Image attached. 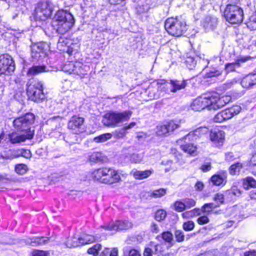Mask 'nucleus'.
<instances>
[{
  "mask_svg": "<svg viewBox=\"0 0 256 256\" xmlns=\"http://www.w3.org/2000/svg\"><path fill=\"white\" fill-rule=\"evenodd\" d=\"M231 99L230 96H220L217 93L206 94L196 98L190 106L195 111H200L205 108L216 110L228 104Z\"/></svg>",
  "mask_w": 256,
  "mask_h": 256,
  "instance_id": "f257e3e1",
  "label": "nucleus"
},
{
  "mask_svg": "<svg viewBox=\"0 0 256 256\" xmlns=\"http://www.w3.org/2000/svg\"><path fill=\"white\" fill-rule=\"evenodd\" d=\"M74 20L72 15L69 12L58 10L55 14L52 21V25L56 32L60 34L68 32L73 26Z\"/></svg>",
  "mask_w": 256,
  "mask_h": 256,
  "instance_id": "f03ea898",
  "label": "nucleus"
},
{
  "mask_svg": "<svg viewBox=\"0 0 256 256\" xmlns=\"http://www.w3.org/2000/svg\"><path fill=\"white\" fill-rule=\"evenodd\" d=\"M164 28L170 34L176 36H181L187 30L186 22L181 16L167 18Z\"/></svg>",
  "mask_w": 256,
  "mask_h": 256,
  "instance_id": "7ed1b4c3",
  "label": "nucleus"
},
{
  "mask_svg": "<svg viewBox=\"0 0 256 256\" xmlns=\"http://www.w3.org/2000/svg\"><path fill=\"white\" fill-rule=\"evenodd\" d=\"M132 114V112L130 110L122 112H110L104 116L102 122L107 126L116 127L119 124L128 120Z\"/></svg>",
  "mask_w": 256,
  "mask_h": 256,
  "instance_id": "20e7f679",
  "label": "nucleus"
},
{
  "mask_svg": "<svg viewBox=\"0 0 256 256\" xmlns=\"http://www.w3.org/2000/svg\"><path fill=\"white\" fill-rule=\"evenodd\" d=\"M224 16L230 24H240L244 19L243 10L236 4H228L224 9Z\"/></svg>",
  "mask_w": 256,
  "mask_h": 256,
  "instance_id": "39448f33",
  "label": "nucleus"
},
{
  "mask_svg": "<svg viewBox=\"0 0 256 256\" xmlns=\"http://www.w3.org/2000/svg\"><path fill=\"white\" fill-rule=\"evenodd\" d=\"M43 90V84L42 82L38 80H34L28 84L26 93L29 99L39 102L45 98Z\"/></svg>",
  "mask_w": 256,
  "mask_h": 256,
  "instance_id": "423d86ee",
  "label": "nucleus"
},
{
  "mask_svg": "<svg viewBox=\"0 0 256 256\" xmlns=\"http://www.w3.org/2000/svg\"><path fill=\"white\" fill-rule=\"evenodd\" d=\"M35 116L32 113H28L25 115L15 118L12 122L13 126L18 131H31L30 126L34 123Z\"/></svg>",
  "mask_w": 256,
  "mask_h": 256,
  "instance_id": "0eeeda50",
  "label": "nucleus"
},
{
  "mask_svg": "<svg viewBox=\"0 0 256 256\" xmlns=\"http://www.w3.org/2000/svg\"><path fill=\"white\" fill-rule=\"evenodd\" d=\"M196 138L194 132H190L182 138L178 140L177 142L180 145L182 150L190 155L194 156L197 154V148L193 144L188 142H190Z\"/></svg>",
  "mask_w": 256,
  "mask_h": 256,
  "instance_id": "6e6552de",
  "label": "nucleus"
},
{
  "mask_svg": "<svg viewBox=\"0 0 256 256\" xmlns=\"http://www.w3.org/2000/svg\"><path fill=\"white\" fill-rule=\"evenodd\" d=\"M240 110L241 107L240 106L238 105L234 106L218 112L214 116V121L216 122H222L238 114Z\"/></svg>",
  "mask_w": 256,
  "mask_h": 256,
  "instance_id": "1a4fd4ad",
  "label": "nucleus"
},
{
  "mask_svg": "<svg viewBox=\"0 0 256 256\" xmlns=\"http://www.w3.org/2000/svg\"><path fill=\"white\" fill-rule=\"evenodd\" d=\"M248 49L256 52V54L252 56H240L235 60L234 62L226 64L225 66V70L226 72H234L236 70L241 66V64L250 60L252 58H256V40L254 43L248 46Z\"/></svg>",
  "mask_w": 256,
  "mask_h": 256,
  "instance_id": "9d476101",
  "label": "nucleus"
},
{
  "mask_svg": "<svg viewBox=\"0 0 256 256\" xmlns=\"http://www.w3.org/2000/svg\"><path fill=\"white\" fill-rule=\"evenodd\" d=\"M15 70L14 62L8 54L0 56V75L10 74Z\"/></svg>",
  "mask_w": 256,
  "mask_h": 256,
  "instance_id": "9b49d317",
  "label": "nucleus"
},
{
  "mask_svg": "<svg viewBox=\"0 0 256 256\" xmlns=\"http://www.w3.org/2000/svg\"><path fill=\"white\" fill-rule=\"evenodd\" d=\"M54 10V6L50 2L38 4L35 10L36 16L41 20H44L50 16Z\"/></svg>",
  "mask_w": 256,
  "mask_h": 256,
  "instance_id": "f8f14e48",
  "label": "nucleus"
},
{
  "mask_svg": "<svg viewBox=\"0 0 256 256\" xmlns=\"http://www.w3.org/2000/svg\"><path fill=\"white\" fill-rule=\"evenodd\" d=\"M132 226V224L128 220H116L114 222H112L108 224L102 226L105 230L110 231H118L121 230H127Z\"/></svg>",
  "mask_w": 256,
  "mask_h": 256,
  "instance_id": "ddd939ff",
  "label": "nucleus"
},
{
  "mask_svg": "<svg viewBox=\"0 0 256 256\" xmlns=\"http://www.w3.org/2000/svg\"><path fill=\"white\" fill-rule=\"evenodd\" d=\"M84 119L82 118L74 116L69 120L68 127L70 131L75 134L82 132L84 130L83 124Z\"/></svg>",
  "mask_w": 256,
  "mask_h": 256,
  "instance_id": "4468645a",
  "label": "nucleus"
},
{
  "mask_svg": "<svg viewBox=\"0 0 256 256\" xmlns=\"http://www.w3.org/2000/svg\"><path fill=\"white\" fill-rule=\"evenodd\" d=\"M180 127V124L172 120L166 124L158 126L156 127V134L159 136H166Z\"/></svg>",
  "mask_w": 256,
  "mask_h": 256,
  "instance_id": "2eb2a0df",
  "label": "nucleus"
},
{
  "mask_svg": "<svg viewBox=\"0 0 256 256\" xmlns=\"http://www.w3.org/2000/svg\"><path fill=\"white\" fill-rule=\"evenodd\" d=\"M169 84L170 85L171 87L170 92H176L178 90L184 89L187 85L186 80H170ZM168 84H161L160 86H158V88L161 90L163 89L166 92L168 93L169 90H168Z\"/></svg>",
  "mask_w": 256,
  "mask_h": 256,
  "instance_id": "dca6fc26",
  "label": "nucleus"
},
{
  "mask_svg": "<svg viewBox=\"0 0 256 256\" xmlns=\"http://www.w3.org/2000/svg\"><path fill=\"white\" fill-rule=\"evenodd\" d=\"M104 178L102 179V183L112 184L118 182L120 180L118 172L113 168H108Z\"/></svg>",
  "mask_w": 256,
  "mask_h": 256,
  "instance_id": "f3484780",
  "label": "nucleus"
},
{
  "mask_svg": "<svg viewBox=\"0 0 256 256\" xmlns=\"http://www.w3.org/2000/svg\"><path fill=\"white\" fill-rule=\"evenodd\" d=\"M26 134L20 135L16 132H12L9 134V138L12 144L20 143L24 142L26 140H30L33 138L34 132L29 131Z\"/></svg>",
  "mask_w": 256,
  "mask_h": 256,
  "instance_id": "a211bd4d",
  "label": "nucleus"
},
{
  "mask_svg": "<svg viewBox=\"0 0 256 256\" xmlns=\"http://www.w3.org/2000/svg\"><path fill=\"white\" fill-rule=\"evenodd\" d=\"M46 44L42 42L32 44L31 46L32 57L35 60H38L40 57L44 56L46 54Z\"/></svg>",
  "mask_w": 256,
  "mask_h": 256,
  "instance_id": "6ab92c4d",
  "label": "nucleus"
},
{
  "mask_svg": "<svg viewBox=\"0 0 256 256\" xmlns=\"http://www.w3.org/2000/svg\"><path fill=\"white\" fill-rule=\"evenodd\" d=\"M228 174L226 171L220 170L218 173L212 176L210 180L214 185L219 186L225 185L227 182Z\"/></svg>",
  "mask_w": 256,
  "mask_h": 256,
  "instance_id": "aec40b11",
  "label": "nucleus"
},
{
  "mask_svg": "<svg viewBox=\"0 0 256 256\" xmlns=\"http://www.w3.org/2000/svg\"><path fill=\"white\" fill-rule=\"evenodd\" d=\"M218 20L216 16L208 15L205 16L202 22V24L206 30H212L218 25Z\"/></svg>",
  "mask_w": 256,
  "mask_h": 256,
  "instance_id": "412c9836",
  "label": "nucleus"
},
{
  "mask_svg": "<svg viewBox=\"0 0 256 256\" xmlns=\"http://www.w3.org/2000/svg\"><path fill=\"white\" fill-rule=\"evenodd\" d=\"M24 240L26 244H30L32 246H37L47 244L50 241V238L44 236L33 237L32 238H28Z\"/></svg>",
  "mask_w": 256,
  "mask_h": 256,
  "instance_id": "4be33fe9",
  "label": "nucleus"
},
{
  "mask_svg": "<svg viewBox=\"0 0 256 256\" xmlns=\"http://www.w3.org/2000/svg\"><path fill=\"white\" fill-rule=\"evenodd\" d=\"M242 86L246 88H252L256 84V73L250 74L244 77L240 82Z\"/></svg>",
  "mask_w": 256,
  "mask_h": 256,
  "instance_id": "5701e85b",
  "label": "nucleus"
},
{
  "mask_svg": "<svg viewBox=\"0 0 256 256\" xmlns=\"http://www.w3.org/2000/svg\"><path fill=\"white\" fill-rule=\"evenodd\" d=\"M224 132L219 130H214L211 131L210 133V140L215 142L219 144H222L224 142Z\"/></svg>",
  "mask_w": 256,
  "mask_h": 256,
  "instance_id": "b1692460",
  "label": "nucleus"
},
{
  "mask_svg": "<svg viewBox=\"0 0 256 256\" xmlns=\"http://www.w3.org/2000/svg\"><path fill=\"white\" fill-rule=\"evenodd\" d=\"M108 168L105 167L95 170L92 172V178L94 180L102 183V179L106 176Z\"/></svg>",
  "mask_w": 256,
  "mask_h": 256,
  "instance_id": "393cba45",
  "label": "nucleus"
},
{
  "mask_svg": "<svg viewBox=\"0 0 256 256\" xmlns=\"http://www.w3.org/2000/svg\"><path fill=\"white\" fill-rule=\"evenodd\" d=\"M153 172L152 170H146L144 171L132 170L130 172V174L132 175L134 178L137 180H142L150 176Z\"/></svg>",
  "mask_w": 256,
  "mask_h": 256,
  "instance_id": "a878e982",
  "label": "nucleus"
},
{
  "mask_svg": "<svg viewBox=\"0 0 256 256\" xmlns=\"http://www.w3.org/2000/svg\"><path fill=\"white\" fill-rule=\"evenodd\" d=\"M48 70L44 66H35L30 68L28 72V75L32 76L43 72H48Z\"/></svg>",
  "mask_w": 256,
  "mask_h": 256,
  "instance_id": "bb28decb",
  "label": "nucleus"
},
{
  "mask_svg": "<svg viewBox=\"0 0 256 256\" xmlns=\"http://www.w3.org/2000/svg\"><path fill=\"white\" fill-rule=\"evenodd\" d=\"M78 67V66H76L73 62H69L63 66L62 70L70 74L72 73L78 74L80 70Z\"/></svg>",
  "mask_w": 256,
  "mask_h": 256,
  "instance_id": "cd10ccee",
  "label": "nucleus"
},
{
  "mask_svg": "<svg viewBox=\"0 0 256 256\" xmlns=\"http://www.w3.org/2000/svg\"><path fill=\"white\" fill-rule=\"evenodd\" d=\"M78 237L81 246L91 244L96 240V238L92 235L83 234Z\"/></svg>",
  "mask_w": 256,
  "mask_h": 256,
  "instance_id": "c85d7f7f",
  "label": "nucleus"
},
{
  "mask_svg": "<svg viewBox=\"0 0 256 256\" xmlns=\"http://www.w3.org/2000/svg\"><path fill=\"white\" fill-rule=\"evenodd\" d=\"M65 244L66 247L69 248H76L81 246L79 237L76 236L68 238Z\"/></svg>",
  "mask_w": 256,
  "mask_h": 256,
  "instance_id": "c756f323",
  "label": "nucleus"
},
{
  "mask_svg": "<svg viewBox=\"0 0 256 256\" xmlns=\"http://www.w3.org/2000/svg\"><path fill=\"white\" fill-rule=\"evenodd\" d=\"M219 206L218 204L216 202H210L204 204L201 208L200 212L206 214H210L214 209Z\"/></svg>",
  "mask_w": 256,
  "mask_h": 256,
  "instance_id": "7c9ffc66",
  "label": "nucleus"
},
{
  "mask_svg": "<svg viewBox=\"0 0 256 256\" xmlns=\"http://www.w3.org/2000/svg\"><path fill=\"white\" fill-rule=\"evenodd\" d=\"M200 214V210L199 208H194L190 211H186L182 214V216L184 218H190Z\"/></svg>",
  "mask_w": 256,
  "mask_h": 256,
  "instance_id": "2f4dec72",
  "label": "nucleus"
},
{
  "mask_svg": "<svg viewBox=\"0 0 256 256\" xmlns=\"http://www.w3.org/2000/svg\"><path fill=\"white\" fill-rule=\"evenodd\" d=\"M89 160L94 162H100L104 160V156L101 152H94L90 156Z\"/></svg>",
  "mask_w": 256,
  "mask_h": 256,
  "instance_id": "473e14b6",
  "label": "nucleus"
},
{
  "mask_svg": "<svg viewBox=\"0 0 256 256\" xmlns=\"http://www.w3.org/2000/svg\"><path fill=\"white\" fill-rule=\"evenodd\" d=\"M162 238L164 240L168 243H170L173 240V234L170 232H163L161 236H158L156 238L159 240Z\"/></svg>",
  "mask_w": 256,
  "mask_h": 256,
  "instance_id": "72a5a7b5",
  "label": "nucleus"
},
{
  "mask_svg": "<svg viewBox=\"0 0 256 256\" xmlns=\"http://www.w3.org/2000/svg\"><path fill=\"white\" fill-rule=\"evenodd\" d=\"M242 168V164L241 163L237 162L232 165L229 168V172L231 175H235L239 173Z\"/></svg>",
  "mask_w": 256,
  "mask_h": 256,
  "instance_id": "f704fd0d",
  "label": "nucleus"
},
{
  "mask_svg": "<svg viewBox=\"0 0 256 256\" xmlns=\"http://www.w3.org/2000/svg\"><path fill=\"white\" fill-rule=\"evenodd\" d=\"M166 216V212L164 210H158L154 216L155 220L158 222H162L164 220Z\"/></svg>",
  "mask_w": 256,
  "mask_h": 256,
  "instance_id": "c9c22d12",
  "label": "nucleus"
},
{
  "mask_svg": "<svg viewBox=\"0 0 256 256\" xmlns=\"http://www.w3.org/2000/svg\"><path fill=\"white\" fill-rule=\"evenodd\" d=\"M244 186L245 188H248V187H256V181L252 178H247L244 182Z\"/></svg>",
  "mask_w": 256,
  "mask_h": 256,
  "instance_id": "e433bc0d",
  "label": "nucleus"
},
{
  "mask_svg": "<svg viewBox=\"0 0 256 256\" xmlns=\"http://www.w3.org/2000/svg\"><path fill=\"white\" fill-rule=\"evenodd\" d=\"M50 250H34L31 252L32 256H50Z\"/></svg>",
  "mask_w": 256,
  "mask_h": 256,
  "instance_id": "4c0bfd02",
  "label": "nucleus"
},
{
  "mask_svg": "<svg viewBox=\"0 0 256 256\" xmlns=\"http://www.w3.org/2000/svg\"><path fill=\"white\" fill-rule=\"evenodd\" d=\"M112 134L110 133H106L101 134L94 138V141L96 142H104L112 138Z\"/></svg>",
  "mask_w": 256,
  "mask_h": 256,
  "instance_id": "58836bf2",
  "label": "nucleus"
},
{
  "mask_svg": "<svg viewBox=\"0 0 256 256\" xmlns=\"http://www.w3.org/2000/svg\"><path fill=\"white\" fill-rule=\"evenodd\" d=\"M166 190L164 188H160L158 190H154L150 194V196L155 198H160L166 194Z\"/></svg>",
  "mask_w": 256,
  "mask_h": 256,
  "instance_id": "ea45409f",
  "label": "nucleus"
},
{
  "mask_svg": "<svg viewBox=\"0 0 256 256\" xmlns=\"http://www.w3.org/2000/svg\"><path fill=\"white\" fill-rule=\"evenodd\" d=\"M102 246L100 244H96L92 247L90 248L88 250V252L89 254H92L94 256H96L98 254V252L101 250Z\"/></svg>",
  "mask_w": 256,
  "mask_h": 256,
  "instance_id": "a19ab883",
  "label": "nucleus"
},
{
  "mask_svg": "<svg viewBox=\"0 0 256 256\" xmlns=\"http://www.w3.org/2000/svg\"><path fill=\"white\" fill-rule=\"evenodd\" d=\"M27 166L24 164H18L15 167L16 172L20 175L24 174L27 171Z\"/></svg>",
  "mask_w": 256,
  "mask_h": 256,
  "instance_id": "79ce46f5",
  "label": "nucleus"
},
{
  "mask_svg": "<svg viewBox=\"0 0 256 256\" xmlns=\"http://www.w3.org/2000/svg\"><path fill=\"white\" fill-rule=\"evenodd\" d=\"M174 236L176 242H182L184 240V232L180 230H177L174 232Z\"/></svg>",
  "mask_w": 256,
  "mask_h": 256,
  "instance_id": "37998d69",
  "label": "nucleus"
},
{
  "mask_svg": "<svg viewBox=\"0 0 256 256\" xmlns=\"http://www.w3.org/2000/svg\"><path fill=\"white\" fill-rule=\"evenodd\" d=\"M195 224L193 221L188 220L184 222L182 224V228L187 232L191 231L194 230Z\"/></svg>",
  "mask_w": 256,
  "mask_h": 256,
  "instance_id": "c03bdc74",
  "label": "nucleus"
},
{
  "mask_svg": "<svg viewBox=\"0 0 256 256\" xmlns=\"http://www.w3.org/2000/svg\"><path fill=\"white\" fill-rule=\"evenodd\" d=\"M142 159V156L138 154H132L130 156V160L132 162L138 163Z\"/></svg>",
  "mask_w": 256,
  "mask_h": 256,
  "instance_id": "a18cd8bd",
  "label": "nucleus"
},
{
  "mask_svg": "<svg viewBox=\"0 0 256 256\" xmlns=\"http://www.w3.org/2000/svg\"><path fill=\"white\" fill-rule=\"evenodd\" d=\"M174 210L178 212H182L186 209L184 202L176 201L174 204Z\"/></svg>",
  "mask_w": 256,
  "mask_h": 256,
  "instance_id": "49530a36",
  "label": "nucleus"
},
{
  "mask_svg": "<svg viewBox=\"0 0 256 256\" xmlns=\"http://www.w3.org/2000/svg\"><path fill=\"white\" fill-rule=\"evenodd\" d=\"M186 64L187 68L190 70H192L196 64V61L192 57H188L186 60Z\"/></svg>",
  "mask_w": 256,
  "mask_h": 256,
  "instance_id": "de8ad7c7",
  "label": "nucleus"
},
{
  "mask_svg": "<svg viewBox=\"0 0 256 256\" xmlns=\"http://www.w3.org/2000/svg\"><path fill=\"white\" fill-rule=\"evenodd\" d=\"M19 156H22L25 158H28L31 156V152L30 150L22 149L20 150V153L14 155V158H17Z\"/></svg>",
  "mask_w": 256,
  "mask_h": 256,
  "instance_id": "09e8293b",
  "label": "nucleus"
},
{
  "mask_svg": "<svg viewBox=\"0 0 256 256\" xmlns=\"http://www.w3.org/2000/svg\"><path fill=\"white\" fill-rule=\"evenodd\" d=\"M186 208H190L196 205V201L192 198H186L184 200Z\"/></svg>",
  "mask_w": 256,
  "mask_h": 256,
  "instance_id": "8fccbe9b",
  "label": "nucleus"
},
{
  "mask_svg": "<svg viewBox=\"0 0 256 256\" xmlns=\"http://www.w3.org/2000/svg\"><path fill=\"white\" fill-rule=\"evenodd\" d=\"M214 200L216 202V204H218L219 206L223 203L224 196L222 194H216L214 197Z\"/></svg>",
  "mask_w": 256,
  "mask_h": 256,
  "instance_id": "3c124183",
  "label": "nucleus"
},
{
  "mask_svg": "<svg viewBox=\"0 0 256 256\" xmlns=\"http://www.w3.org/2000/svg\"><path fill=\"white\" fill-rule=\"evenodd\" d=\"M227 192H228L229 194L231 193L234 196H240L242 194L241 190L238 189V188L235 186H232L231 189L228 190Z\"/></svg>",
  "mask_w": 256,
  "mask_h": 256,
  "instance_id": "603ef678",
  "label": "nucleus"
},
{
  "mask_svg": "<svg viewBox=\"0 0 256 256\" xmlns=\"http://www.w3.org/2000/svg\"><path fill=\"white\" fill-rule=\"evenodd\" d=\"M196 222L198 224L200 225H202L204 224H206L209 222L210 220L208 218L207 216H203L199 217L197 220Z\"/></svg>",
  "mask_w": 256,
  "mask_h": 256,
  "instance_id": "864d4df0",
  "label": "nucleus"
},
{
  "mask_svg": "<svg viewBox=\"0 0 256 256\" xmlns=\"http://www.w3.org/2000/svg\"><path fill=\"white\" fill-rule=\"evenodd\" d=\"M149 7L147 5L138 6L136 8V11L140 14L145 13L148 10Z\"/></svg>",
  "mask_w": 256,
  "mask_h": 256,
  "instance_id": "5fc2aeb1",
  "label": "nucleus"
},
{
  "mask_svg": "<svg viewBox=\"0 0 256 256\" xmlns=\"http://www.w3.org/2000/svg\"><path fill=\"white\" fill-rule=\"evenodd\" d=\"M150 231L152 233L157 234L160 232V229L158 226L155 222H152L150 226Z\"/></svg>",
  "mask_w": 256,
  "mask_h": 256,
  "instance_id": "6e6d98bb",
  "label": "nucleus"
},
{
  "mask_svg": "<svg viewBox=\"0 0 256 256\" xmlns=\"http://www.w3.org/2000/svg\"><path fill=\"white\" fill-rule=\"evenodd\" d=\"M108 256H118V250L117 248H108Z\"/></svg>",
  "mask_w": 256,
  "mask_h": 256,
  "instance_id": "4d7b16f0",
  "label": "nucleus"
},
{
  "mask_svg": "<svg viewBox=\"0 0 256 256\" xmlns=\"http://www.w3.org/2000/svg\"><path fill=\"white\" fill-rule=\"evenodd\" d=\"M162 164L164 165H166V166H170V168H166L165 169V172H168V171H170V170H174V168L172 166V160H166V161H162Z\"/></svg>",
  "mask_w": 256,
  "mask_h": 256,
  "instance_id": "13d9d810",
  "label": "nucleus"
},
{
  "mask_svg": "<svg viewBox=\"0 0 256 256\" xmlns=\"http://www.w3.org/2000/svg\"><path fill=\"white\" fill-rule=\"evenodd\" d=\"M162 247L160 244H156L154 246V254L158 256H160L162 254Z\"/></svg>",
  "mask_w": 256,
  "mask_h": 256,
  "instance_id": "bf43d9fd",
  "label": "nucleus"
},
{
  "mask_svg": "<svg viewBox=\"0 0 256 256\" xmlns=\"http://www.w3.org/2000/svg\"><path fill=\"white\" fill-rule=\"evenodd\" d=\"M126 129L124 127L122 128L118 132H116V136L118 138H122L126 135Z\"/></svg>",
  "mask_w": 256,
  "mask_h": 256,
  "instance_id": "052dcab7",
  "label": "nucleus"
},
{
  "mask_svg": "<svg viewBox=\"0 0 256 256\" xmlns=\"http://www.w3.org/2000/svg\"><path fill=\"white\" fill-rule=\"evenodd\" d=\"M238 80H236V79H233L228 82L226 84H224L225 88H230L234 84L238 82Z\"/></svg>",
  "mask_w": 256,
  "mask_h": 256,
  "instance_id": "680f3d73",
  "label": "nucleus"
},
{
  "mask_svg": "<svg viewBox=\"0 0 256 256\" xmlns=\"http://www.w3.org/2000/svg\"><path fill=\"white\" fill-rule=\"evenodd\" d=\"M200 169L204 172H207L210 170L211 164L210 163H208L206 164H202L200 167Z\"/></svg>",
  "mask_w": 256,
  "mask_h": 256,
  "instance_id": "e2e57ef3",
  "label": "nucleus"
},
{
  "mask_svg": "<svg viewBox=\"0 0 256 256\" xmlns=\"http://www.w3.org/2000/svg\"><path fill=\"white\" fill-rule=\"evenodd\" d=\"M253 24H256V19L250 20V22L248 24V26L251 30H256V26H253Z\"/></svg>",
  "mask_w": 256,
  "mask_h": 256,
  "instance_id": "0e129e2a",
  "label": "nucleus"
},
{
  "mask_svg": "<svg viewBox=\"0 0 256 256\" xmlns=\"http://www.w3.org/2000/svg\"><path fill=\"white\" fill-rule=\"evenodd\" d=\"M129 256H140V255L138 250L132 249L129 251Z\"/></svg>",
  "mask_w": 256,
  "mask_h": 256,
  "instance_id": "69168bd1",
  "label": "nucleus"
},
{
  "mask_svg": "<svg viewBox=\"0 0 256 256\" xmlns=\"http://www.w3.org/2000/svg\"><path fill=\"white\" fill-rule=\"evenodd\" d=\"M197 256H215V253L213 251H208Z\"/></svg>",
  "mask_w": 256,
  "mask_h": 256,
  "instance_id": "338daca9",
  "label": "nucleus"
},
{
  "mask_svg": "<svg viewBox=\"0 0 256 256\" xmlns=\"http://www.w3.org/2000/svg\"><path fill=\"white\" fill-rule=\"evenodd\" d=\"M241 256H256V252L254 250L246 252Z\"/></svg>",
  "mask_w": 256,
  "mask_h": 256,
  "instance_id": "774afa93",
  "label": "nucleus"
}]
</instances>
